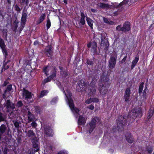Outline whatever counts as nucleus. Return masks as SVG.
Listing matches in <instances>:
<instances>
[{
    "label": "nucleus",
    "instance_id": "f257e3e1",
    "mask_svg": "<svg viewBox=\"0 0 154 154\" xmlns=\"http://www.w3.org/2000/svg\"><path fill=\"white\" fill-rule=\"evenodd\" d=\"M128 118L126 116H119L117 121V128L119 130L122 131L124 127L126 125L127 119L126 118Z\"/></svg>",
    "mask_w": 154,
    "mask_h": 154
},
{
    "label": "nucleus",
    "instance_id": "f03ea898",
    "mask_svg": "<svg viewBox=\"0 0 154 154\" xmlns=\"http://www.w3.org/2000/svg\"><path fill=\"white\" fill-rule=\"evenodd\" d=\"M117 54L115 52L111 54L110 58L109 61L108 66L110 69H112L115 67L116 62Z\"/></svg>",
    "mask_w": 154,
    "mask_h": 154
},
{
    "label": "nucleus",
    "instance_id": "7ed1b4c3",
    "mask_svg": "<svg viewBox=\"0 0 154 154\" xmlns=\"http://www.w3.org/2000/svg\"><path fill=\"white\" fill-rule=\"evenodd\" d=\"M88 86L89 85L87 83L81 80L79 82L78 85L76 86V90L79 91H84Z\"/></svg>",
    "mask_w": 154,
    "mask_h": 154
},
{
    "label": "nucleus",
    "instance_id": "20e7f679",
    "mask_svg": "<svg viewBox=\"0 0 154 154\" xmlns=\"http://www.w3.org/2000/svg\"><path fill=\"white\" fill-rule=\"evenodd\" d=\"M4 106L6 107V112H10V109H14L15 108L14 103L12 102L10 100H8L5 101Z\"/></svg>",
    "mask_w": 154,
    "mask_h": 154
},
{
    "label": "nucleus",
    "instance_id": "39448f33",
    "mask_svg": "<svg viewBox=\"0 0 154 154\" xmlns=\"http://www.w3.org/2000/svg\"><path fill=\"white\" fill-rule=\"evenodd\" d=\"M98 119L97 118H93L91 122L89 123L88 125V127L89 128V132L90 134L94 129L96 124L97 120Z\"/></svg>",
    "mask_w": 154,
    "mask_h": 154
},
{
    "label": "nucleus",
    "instance_id": "423d86ee",
    "mask_svg": "<svg viewBox=\"0 0 154 154\" xmlns=\"http://www.w3.org/2000/svg\"><path fill=\"white\" fill-rule=\"evenodd\" d=\"M101 39L100 44L101 46L104 49L107 50L109 46L108 42L106 39L105 37L101 35Z\"/></svg>",
    "mask_w": 154,
    "mask_h": 154
},
{
    "label": "nucleus",
    "instance_id": "0eeeda50",
    "mask_svg": "<svg viewBox=\"0 0 154 154\" xmlns=\"http://www.w3.org/2000/svg\"><path fill=\"white\" fill-rule=\"evenodd\" d=\"M66 97L67 98V100H68V103L69 107H70L72 109V107L73 106V100L71 98L72 94L70 92L67 90L66 91V94H65Z\"/></svg>",
    "mask_w": 154,
    "mask_h": 154
},
{
    "label": "nucleus",
    "instance_id": "6e6552de",
    "mask_svg": "<svg viewBox=\"0 0 154 154\" xmlns=\"http://www.w3.org/2000/svg\"><path fill=\"white\" fill-rule=\"evenodd\" d=\"M87 47L88 48H90L91 47L92 50L93 51L94 54H97V43L95 42H93L91 43H90L87 45Z\"/></svg>",
    "mask_w": 154,
    "mask_h": 154
},
{
    "label": "nucleus",
    "instance_id": "1a4fd4ad",
    "mask_svg": "<svg viewBox=\"0 0 154 154\" xmlns=\"http://www.w3.org/2000/svg\"><path fill=\"white\" fill-rule=\"evenodd\" d=\"M53 72L49 77H48L46 79L44 80L43 83L45 84L47 82L50 81L54 77H55L56 74V71L55 67L53 68Z\"/></svg>",
    "mask_w": 154,
    "mask_h": 154
},
{
    "label": "nucleus",
    "instance_id": "9d476101",
    "mask_svg": "<svg viewBox=\"0 0 154 154\" xmlns=\"http://www.w3.org/2000/svg\"><path fill=\"white\" fill-rule=\"evenodd\" d=\"M33 147L36 149H34L35 152H37L39 150V143L36 138L33 139L32 140Z\"/></svg>",
    "mask_w": 154,
    "mask_h": 154
},
{
    "label": "nucleus",
    "instance_id": "9b49d317",
    "mask_svg": "<svg viewBox=\"0 0 154 154\" xmlns=\"http://www.w3.org/2000/svg\"><path fill=\"white\" fill-rule=\"evenodd\" d=\"M23 97L25 96L26 99H30L32 98L31 93L24 88H23Z\"/></svg>",
    "mask_w": 154,
    "mask_h": 154
},
{
    "label": "nucleus",
    "instance_id": "f8f14e48",
    "mask_svg": "<svg viewBox=\"0 0 154 154\" xmlns=\"http://www.w3.org/2000/svg\"><path fill=\"white\" fill-rule=\"evenodd\" d=\"M0 46L2 49L3 53H5V56L8 55L7 52L5 49V45L4 41L0 37Z\"/></svg>",
    "mask_w": 154,
    "mask_h": 154
},
{
    "label": "nucleus",
    "instance_id": "ddd939ff",
    "mask_svg": "<svg viewBox=\"0 0 154 154\" xmlns=\"http://www.w3.org/2000/svg\"><path fill=\"white\" fill-rule=\"evenodd\" d=\"M140 113V112H138L137 109H133L130 112L128 117H129L130 116V117H131L133 119H134V118L138 116L139 114Z\"/></svg>",
    "mask_w": 154,
    "mask_h": 154
},
{
    "label": "nucleus",
    "instance_id": "4468645a",
    "mask_svg": "<svg viewBox=\"0 0 154 154\" xmlns=\"http://www.w3.org/2000/svg\"><path fill=\"white\" fill-rule=\"evenodd\" d=\"M52 47L51 45H48L45 49V52L46 54L48 57H51L52 54Z\"/></svg>",
    "mask_w": 154,
    "mask_h": 154
},
{
    "label": "nucleus",
    "instance_id": "2eb2a0df",
    "mask_svg": "<svg viewBox=\"0 0 154 154\" xmlns=\"http://www.w3.org/2000/svg\"><path fill=\"white\" fill-rule=\"evenodd\" d=\"M122 31L127 32L130 29V23L128 22H125L122 27Z\"/></svg>",
    "mask_w": 154,
    "mask_h": 154
},
{
    "label": "nucleus",
    "instance_id": "dca6fc26",
    "mask_svg": "<svg viewBox=\"0 0 154 154\" xmlns=\"http://www.w3.org/2000/svg\"><path fill=\"white\" fill-rule=\"evenodd\" d=\"M88 86L89 91V93L88 94L90 95H92L94 94L96 91V90L95 89V86L91 85H89Z\"/></svg>",
    "mask_w": 154,
    "mask_h": 154
},
{
    "label": "nucleus",
    "instance_id": "f3484780",
    "mask_svg": "<svg viewBox=\"0 0 154 154\" xmlns=\"http://www.w3.org/2000/svg\"><path fill=\"white\" fill-rule=\"evenodd\" d=\"M99 91L101 94L103 95L105 94L107 91L108 88L104 85H103L99 88Z\"/></svg>",
    "mask_w": 154,
    "mask_h": 154
},
{
    "label": "nucleus",
    "instance_id": "a211bd4d",
    "mask_svg": "<svg viewBox=\"0 0 154 154\" xmlns=\"http://www.w3.org/2000/svg\"><path fill=\"white\" fill-rule=\"evenodd\" d=\"M45 133L48 135L50 136L52 135V130L49 127H47L44 129Z\"/></svg>",
    "mask_w": 154,
    "mask_h": 154
},
{
    "label": "nucleus",
    "instance_id": "6ab92c4d",
    "mask_svg": "<svg viewBox=\"0 0 154 154\" xmlns=\"http://www.w3.org/2000/svg\"><path fill=\"white\" fill-rule=\"evenodd\" d=\"M12 89V85H9L7 86V88L5 91L3 95L4 99H5L6 98L7 96V94L8 92L10 91Z\"/></svg>",
    "mask_w": 154,
    "mask_h": 154
},
{
    "label": "nucleus",
    "instance_id": "aec40b11",
    "mask_svg": "<svg viewBox=\"0 0 154 154\" xmlns=\"http://www.w3.org/2000/svg\"><path fill=\"white\" fill-rule=\"evenodd\" d=\"M98 5L100 7L102 8L103 9H108L111 6V5H109L108 4L104 3H99Z\"/></svg>",
    "mask_w": 154,
    "mask_h": 154
},
{
    "label": "nucleus",
    "instance_id": "412c9836",
    "mask_svg": "<svg viewBox=\"0 0 154 154\" xmlns=\"http://www.w3.org/2000/svg\"><path fill=\"white\" fill-rule=\"evenodd\" d=\"M98 101V99L97 98H91L87 99L85 103L87 104H90L92 102H97Z\"/></svg>",
    "mask_w": 154,
    "mask_h": 154
},
{
    "label": "nucleus",
    "instance_id": "4be33fe9",
    "mask_svg": "<svg viewBox=\"0 0 154 154\" xmlns=\"http://www.w3.org/2000/svg\"><path fill=\"white\" fill-rule=\"evenodd\" d=\"M27 16V14L24 11L22 13V16L21 17V21L22 23L24 24L26 21V18Z\"/></svg>",
    "mask_w": 154,
    "mask_h": 154
},
{
    "label": "nucleus",
    "instance_id": "5701e85b",
    "mask_svg": "<svg viewBox=\"0 0 154 154\" xmlns=\"http://www.w3.org/2000/svg\"><path fill=\"white\" fill-rule=\"evenodd\" d=\"M86 122L85 119L82 116H80L79 117L78 123L79 125L84 124Z\"/></svg>",
    "mask_w": 154,
    "mask_h": 154
},
{
    "label": "nucleus",
    "instance_id": "b1692460",
    "mask_svg": "<svg viewBox=\"0 0 154 154\" xmlns=\"http://www.w3.org/2000/svg\"><path fill=\"white\" fill-rule=\"evenodd\" d=\"M28 119L29 122L34 121L35 118L34 115L32 114L30 111H28Z\"/></svg>",
    "mask_w": 154,
    "mask_h": 154
},
{
    "label": "nucleus",
    "instance_id": "393cba45",
    "mask_svg": "<svg viewBox=\"0 0 154 154\" xmlns=\"http://www.w3.org/2000/svg\"><path fill=\"white\" fill-rule=\"evenodd\" d=\"M81 17L80 21V23L82 25H84L85 23V16L84 14L82 12L81 13Z\"/></svg>",
    "mask_w": 154,
    "mask_h": 154
},
{
    "label": "nucleus",
    "instance_id": "a878e982",
    "mask_svg": "<svg viewBox=\"0 0 154 154\" xmlns=\"http://www.w3.org/2000/svg\"><path fill=\"white\" fill-rule=\"evenodd\" d=\"M45 17V13L42 14L37 21V24H38L42 22L44 20Z\"/></svg>",
    "mask_w": 154,
    "mask_h": 154
},
{
    "label": "nucleus",
    "instance_id": "bb28decb",
    "mask_svg": "<svg viewBox=\"0 0 154 154\" xmlns=\"http://www.w3.org/2000/svg\"><path fill=\"white\" fill-rule=\"evenodd\" d=\"M103 19L104 22L105 23H107L109 24L112 25L114 24V22L113 21L110 20L104 17H103Z\"/></svg>",
    "mask_w": 154,
    "mask_h": 154
},
{
    "label": "nucleus",
    "instance_id": "cd10ccee",
    "mask_svg": "<svg viewBox=\"0 0 154 154\" xmlns=\"http://www.w3.org/2000/svg\"><path fill=\"white\" fill-rule=\"evenodd\" d=\"M139 60V58L137 57H136L134 59L133 61L131 66V69H132L135 66L136 64L137 63L138 61Z\"/></svg>",
    "mask_w": 154,
    "mask_h": 154
},
{
    "label": "nucleus",
    "instance_id": "c85d7f7f",
    "mask_svg": "<svg viewBox=\"0 0 154 154\" xmlns=\"http://www.w3.org/2000/svg\"><path fill=\"white\" fill-rule=\"evenodd\" d=\"M6 119V115L0 112V122L5 121Z\"/></svg>",
    "mask_w": 154,
    "mask_h": 154
},
{
    "label": "nucleus",
    "instance_id": "c756f323",
    "mask_svg": "<svg viewBox=\"0 0 154 154\" xmlns=\"http://www.w3.org/2000/svg\"><path fill=\"white\" fill-rule=\"evenodd\" d=\"M6 126L4 125H2L0 128V132L2 133H4L6 130Z\"/></svg>",
    "mask_w": 154,
    "mask_h": 154
},
{
    "label": "nucleus",
    "instance_id": "7c9ffc66",
    "mask_svg": "<svg viewBox=\"0 0 154 154\" xmlns=\"http://www.w3.org/2000/svg\"><path fill=\"white\" fill-rule=\"evenodd\" d=\"M35 135V134L34 133L32 130H29L28 131V133L27 134V136L28 137H32Z\"/></svg>",
    "mask_w": 154,
    "mask_h": 154
},
{
    "label": "nucleus",
    "instance_id": "2f4dec72",
    "mask_svg": "<svg viewBox=\"0 0 154 154\" xmlns=\"http://www.w3.org/2000/svg\"><path fill=\"white\" fill-rule=\"evenodd\" d=\"M15 111L13 110L9 114V116L10 118L11 119H14L16 116V115L15 113Z\"/></svg>",
    "mask_w": 154,
    "mask_h": 154
},
{
    "label": "nucleus",
    "instance_id": "473e14b6",
    "mask_svg": "<svg viewBox=\"0 0 154 154\" xmlns=\"http://www.w3.org/2000/svg\"><path fill=\"white\" fill-rule=\"evenodd\" d=\"M153 109H150L149 112L148 114V116L147 118L149 119H150L153 115Z\"/></svg>",
    "mask_w": 154,
    "mask_h": 154
},
{
    "label": "nucleus",
    "instance_id": "72a5a7b5",
    "mask_svg": "<svg viewBox=\"0 0 154 154\" xmlns=\"http://www.w3.org/2000/svg\"><path fill=\"white\" fill-rule=\"evenodd\" d=\"M126 139L129 143H132L133 141V140L130 135L127 136L126 137Z\"/></svg>",
    "mask_w": 154,
    "mask_h": 154
},
{
    "label": "nucleus",
    "instance_id": "f704fd0d",
    "mask_svg": "<svg viewBox=\"0 0 154 154\" xmlns=\"http://www.w3.org/2000/svg\"><path fill=\"white\" fill-rule=\"evenodd\" d=\"M86 20L89 25L91 28L93 26L92 20L89 18L86 17Z\"/></svg>",
    "mask_w": 154,
    "mask_h": 154
},
{
    "label": "nucleus",
    "instance_id": "c9c22d12",
    "mask_svg": "<svg viewBox=\"0 0 154 154\" xmlns=\"http://www.w3.org/2000/svg\"><path fill=\"white\" fill-rule=\"evenodd\" d=\"M51 69V68L50 67H49L48 66H46L43 69V71L47 75L48 74H47V72H48V71Z\"/></svg>",
    "mask_w": 154,
    "mask_h": 154
},
{
    "label": "nucleus",
    "instance_id": "e433bc0d",
    "mask_svg": "<svg viewBox=\"0 0 154 154\" xmlns=\"http://www.w3.org/2000/svg\"><path fill=\"white\" fill-rule=\"evenodd\" d=\"M60 74L61 76L65 78L68 76V75L65 71H61L60 72Z\"/></svg>",
    "mask_w": 154,
    "mask_h": 154
},
{
    "label": "nucleus",
    "instance_id": "4c0bfd02",
    "mask_svg": "<svg viewBox=\"0 0 154 154\" xmlns=\"http://www.w3.org/2000/svg\"><path fill=\"white\" fill-rule=\"evenodd\" d=\"M143 83L142 82L141 83L139 86V93H140L142 92V91L143 88Z\"/></svg>",
    "mask_w": 154,
    "mask_h": 154
},
{
    "label": "nucleus",
    "instance_id": "58836bf2",
    "mask_svg": "<svg viewBox=\"0 0 154 154\" xmlns=\"http://www.w3.org/2000/svg\"><path fill=\"white\" fill-rule=\"evenodd\" d=\"M12 122L14 123L15 127L18 129L19 128V122L17 121H13Z\"/></svg>",
    "mask_w": 154,
    "mask_h": 154
},
{
    "label": "nucleus",
    "instance_id": "ea45409f",
    "mask_svg": "<svg viewBox=\"0 0 154 154\" xmlns=\"http://www.w3.org/2000/svg\"><path fill=\"white\" fill-rule=\"evenodd\" d=\"M125 94L130 96V89L129 88H126Z\"/></svg>",
    "mask_w": 154,
    "mask_h": 154
},
{
    "label": "nucleus",
    "instance_id": "a19ab883",
    "mask_svg": "<svg viewBox=\"0 0 154 154\" xmlns=\"http://www.w3.org/2000/svg\"><path fill=\"white\" fill-rule=\"evenodd\" d=\"M47 92L46 91H41L40 94L39 96L40 97H43L44 95H45L46 93Z\"/></svg>",
    "mask_w": 154,
    "mask_h": 154
},
{
    "label": "nucleus",
    "instance_id": "79ce46f5",
    "mask_svg": "<svg viewBox=\"0 0 154 154\" xmlns=\"http://www.w3.org/2000/svg\"><path fill=\"white\" fill-rule=\"evenodd\" d=\"M70 107L71 110L72 111H74L77 113L79 111V109H77L76 108H74V105L73 103V106L72 107V109H71V108Z\"/></svg>",
    "mask_w": 154,
    "mask_h": 154
},
{
    "label": "nucleus",
    "instance_id": "37998d69",
    "mask_svg": "<svg viewBox=\"0 0 154 154\" xmlns=\"http://www.w3.org/2000/svg\"><path fill=\"white\" fill-rule=\"evenodd\" d=\"M124 97L125 101L127 102L129 101L130 98V96L125 94Z\"/></svg>",
    "mask_w": 154,
    "mask_h": 154
},
{
    "label": "nucleus",
    "instance_id": "c03bdc74",
    "mask_svg": "<svg viewBox=\"0 0 154 154\" xmlns=\"http://www.w3.org/2000/svg\"><path fill=\"white\" fill-rule=\"evenodd\" d=\"M46 26L47 29H48L51 26V22L49 19L47 20Z\"/></svg>",
    "mask_w": 154,
    "mask_h": 154
},
{
    "label": "nucleus",
    "instance_id": "a18cd8bd",
    "mask_svg": "<svg viewBox=\"0 0 154 154\" xmlns=\"http://www.w3.org/2000/svg\"><path fill=\"white\" fill-rule=\"evenodd\" d=\"M23 105V104L21 101H18V102L17 104V106L18 107H21Z\"/></svg>",
    "mask_w": 154,
    "mask_h": 154
},
{
    "label": "nucleus",
    "instance_id": "49530a36",
    "mask_svg": "<svg viewBox=\"0 0 154 154\" xmlns=\"http://www.w3.org/2000/svg\"><path fill=\"white\" fill-rule=\"evenodd\" d=\"M87 63L88 64L90 65H92L93 64V61L91 60H90L89 59H87Z\"/></svg>",
    "mask_w": 154,
    "mask_h": 154
},
{
    "label": "nucleus",
    "instance_id": "de8ad7c7",
    "mask_svg": "<svg viewBox=\"0 0 154 154\" xmlns=\"http://www.w3.org/2000/svg\"><path fill=\"white\" fill-rule=\"evenodd\" d=\"M127 58V56H125L121 61H119L120 63L122 64L123 63H125Z\"/></svg>",
    "mask_w": 154,
    "mask_h": 154
},
{
    "label": "nucleus",
    "instance_id": "09e8293b",
    "mask_svg": "<svg viewBox=\"0 0 154 154\" xmlns=\"http://www.w3.org/2000/svg\"><path fill=\"white\" fill-rule=\"evenodd\" d=\"M122 27H121L120 25L118 26L116 28V30L118 31H122Z\"/></svg>",
    "mask_w": 154,
    "mask_h": 154
},
{
    "label": "nucleus",
    "instance_id": "8fccbe9b",
    "mask_svg": "<svg viewBox=\"0 0 154 154\" xmlns=\"http://www.w3.org/2000/svg\"><path fill=\"white\" fill-rule=\"evenodd\" d=\"M14 8H15V9L17 11L20 12L21 11V9L20 8L18 7V5H16L14 6Z\"/></svg>",
    "mask_w": 154,
    "mask_h": 154
},
{
    "label": "nucleus",
    "instance_id": "3c124183",
    "mask_svg": "<svg viewBox=\"0 0 154 154\" xmlns=\"http://www.w3.org/2000/svg\"><path fill=\"white\" fill-rule=\"evenodd\" d=\"M23 3L26 4V5H28L29 3V0H21Z\"/></svg>",
    "mask_w": 154,
    "mask_h": 154
},
{
    "label": "nucleus",
    "instance_id": "603ef678",
    "mask_svg": "<svg viewBox=\"0 0 154 154\" xmlns=\"http://www.w3.org/2000/svg\"><path fill=\"white\" fill-rule=\"evenodd\" d=\"M2 32L4 35L7 36V31L6 29H3L2 31Z\"/></svg>",
    "mask_w": 154,
    "mask_h": 154
},
{
    "label": "nucleus",
    "instance_id": "864d4df0",
    "mask_svg": "<svg viewBox=\"0 0 154 154\" xmlns=\"http://www.w3.org/2000/svg\"><path fill=\"white\" fill-rule=\"evenodd\" d=\"M8 151V149L7 147H5L4 150L3 152L4 154H7V152Z\"/></svg>",
    "mask_w": 154,
    "mask_h": 154
},
{
    "label": "nucleus",
    "instance_id": "5fc2aeb1",
    "mask_svg": "<svg viewBox=\"0 0 154 154\" xmlns=\"http://www.w3.org/2000/svg\"><path fill=\"white\" fill-rule=\"evenodd\" d=\"M31 125L34 127H35L37 126L36 123L35 122H33L31 123Z\"/></svg>",
    "mask_w": 154,
    "mask_h": 154
},
{
    "label": "nucleus",
    "instance_id": "6e6d98bb",
    "mask_svg": "<svg viewBox=\"0 0 154 154\" xmlns=\"http://www.w3.org/2000/svg\"><path fill=\"white\" fill-rule=\"evenodd\" d=\"M88 107V108L90 109H91L92 110H93L94 108V106L92 105H90Z\"/></svg>",
    "mask_w": 154,
    "mask_h": 154
},
{
    "label": "nucleus",
    "instance_id": "4d7b16f0",
    "mask_svg": "<svg viewBox=\"0 0 154 154\" xmlns=\"http://www.w3.org/2000/svg\"><path fill=\"white\" fill-rule=\"evenodd\" d=\"M8 82L7 81V80H6V81H5L3 84V86H6L7 84L8 83Z\"/></svg>",
    "mask_w": 154,
    "mask_h": 154
},
{
    "label": "nucleus",
    "instance_id": "13d9d810",
    "mask_svg": "<svg viewBox=\"0 0 154 154\" xmlns=\"http://www.w3.org/2000/svg\"><path fill=\"white\" fill-rule=\"evenodd\" d=\"M3 12V11L2 10H0V15L2 17L4 16Z\"/></svg>",
    "mask_w": 154,
    "mask_h": 154
},
{
    "label": "nucleus",
    "instance_id": "bf43d9fd",
    "mask_svg": "<svg viewBox=\"0 0 154 154\" xmlns=\"http://www.w3.org/2000/svg\"><path fill=\"white\" fill-rule=\"evenodd\" d=\"M146 89H145L143 91V96L144 97H145L146 95Z\"/></svg>",
    "mask_w": 154,
    "mask_h": 154
},
{
    "label": "nucleus",
    "instance_id": "052dcab7",
    "mask_svg": "<svg viewBox=\"0 0 154 154\" xmlns=\"http://www.w3.org/2000/svg\"><path fill=\"white\" fill-rule=\"evenodd\" d=\"M129 0H124L123 2V3L126 4L129 2Z\"/></svg>",
    "mask_w": 154,
    "mask_h": 154
},
{
    "label": "nucleus",
    "instance_id": "680f3d73",
    "mask_svg": "<svg viewBox=\"0 0 154 154\" xmlns=\"http://www.w3.org/2000/svg\"><path fill=\"white\" fill-rule=\"evenodd\" d=\"M148 152L150 153H151L152 151V149L151 148H150V149L148 150Z\"/></svg>",
    "mask_w": 154,
    "mask_h": 154
},
{
    "label": "nucleus",
    "instance_id": "e2e57ef3",
    "mask_svg": "<svg viewBox=\"0 0 154 154\" xmlns=\"http://www.w3.org/2000/svg\"><path fill=\"white\" fill-rule=\"evenodd\" d=\"M9 68V66H6V68H5V67H3V68L2 69V70H3V69H4V70H5L6 69H8Z\"/></svg>",
    "mask_w": 154,
    "mask_h": 154
},
{
    "label": "nucleus",
    "instance_id": "0e129e2a",
    "mask_svg": "<svg viewBox=\"0 0 154 154\" xmlns=\"http://www.w3.org/2000/svg\"><path fill=\"white\" fill-rule=\"evenodd\" d=\"M57 154H66L65 153L62 152L60 151Z\"/></svg>",
    "mask_w": 154,
    "mask_h": 154
},
{
    "label": "nucleus",
    "instance_id": "69168bd1",
    "mask_svg": "<svg viewBox=\"0 0 154 154\" xmlns=\"http://www.w3.org/2000/svg\"><path fill=\"white\" fill-rule=\"evenodd\" d=\"M91 10L92 12H96V10L94 9H91Z\"/></svg>",
    "mask_w": 154,
    "mask_h": 154
},
{
    "label": "nucleus",
    "instance_id": "338daca9",
    "mask_svg": "<svg viewBox=\"0 0 154 154\" xmlns=\"http://www.w3.org/2000/svg\"><path fill=\"white\" fill-rule=\"evenodd\" d=\"M7 2L10 5L11 3V0H7Z\"/></svg>",
    "mask_w": 154,
    "mask_h": 154
},
{
    "label": "nucleus",
    "instance_id": "774afa93",
    "mask_svg": "<svg viewBox=\"0 0 154 154\" xmlns=\"http://www.w3.org/2000/svg\"><path fill=\"white\" fill-rule=\"evenodd\" d=\"M38 43V42H37V41L35 42H34V44L35 45H36V44H37Z\"/></svg>",
    "mask_w": 154,
    "mask_h": 154
}]
</instances>
